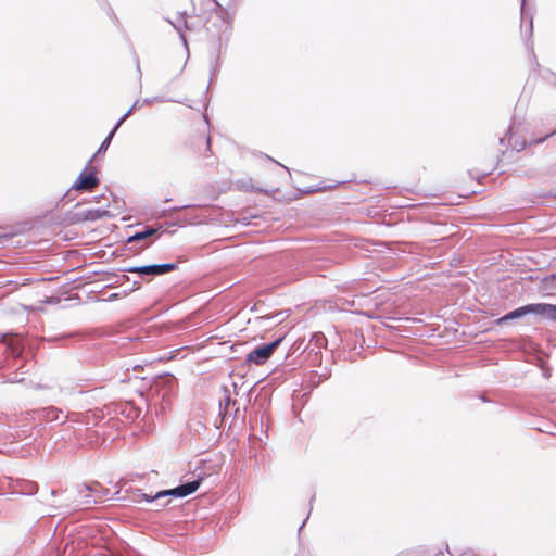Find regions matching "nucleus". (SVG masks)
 <instances>
[{
  "label": "nucleus",
  "mask_w": 556,
  "mask_h": 556,
  "mask_svg": "<svg viewBox=\"0 0 556 556\" xmlns=\"http://www.w3.org/2000/svg\"><path fill=\"white\" fill-rule=\"evenodd\" d=\"M151 244V242H147L142 245V248H146V247H149Z\"/></svg>",
  "instance_id": "22"
},
{
  "label": "nucleus",
  "mask_w": 556,
  "mask_h": 556,
  "mask_svg": "<svg viewBox=\"0 0 556 556\" xmlns=\"http://www.w3.org/2000/svg\"><path fill=\"white\" fill-rule=\"evenodd\" d=\"M504 140H505V138H501V139H500V143H501V144H503V143H504Z\"/></svg>",
  "instance_id": "23"
},
{
  "label": "nucleus",
  "mask_w": 556,
  "mask_h": 556,
  "mask_svg": "<svg viewBox=\"0 0 556 556\" xmlns=\"http://www.w3.org/2000/svg\"><path fill=\"white\" fill-rule=\"evenodd\" d=\"M8 349L10 351L11 356L15 359H17L23 353V346L20 344V342H11L8 345Z\"/></svg>",
  "instance_id": "15"
},
{
  "label": "nucleus",
  "mask_w": 556,
  "mask_h": 556,
  "mask_svg": "<svg viewBox=\"0 0 556 556\" xmlns=\"http://www.w3.org/2000/svg\"><path fill=\"white\" fill-rule=\"evenodd\" d=\"M210 142H211V139L210 137L207 138V147L210 148Z\"/></svg>",
  "instance_id": "24"
},
{
  "label": "nucleus",
  "mask_w": 556,
  "mask_h": 556,
  "mask_svg": "<svg viewBox=\"0 0 556 556\" xmlns=\"http://www.w3.org/2000/svg\"><path fill=\"white\" fill-rule=\"evenodd\" d=\"M77 492H78V494H81L83 492H92V495H102V501L109 494V490L100 488L98 482H96L92 485H90V484L79 485L77 488Z\"/></svg>",
  "instance_id": "11"
},
{
  "label": "nucleus",
  "mask_w": 556,
  "mask_h": 556,
  "mask_svg": "<svg viewBox=\"0 0 556 556\" xmlns=\"http://www.w3.org/2000/svg\"><path fill=\"white\" fill-rule=\"evenodd\" d=\"M23 490H24V493L34 494L38 491V485L36 482L28 481L25 483V488Z\"/></svg>",
  "instance_id": "16"
},
{
  "label": "nucleus",
  "mask_w": 556,
  "mask_h": 556,
  "mask_svg": "<svg viewBox=\"0 0 556 556\" xmlns=\"http://www.w3.org/2000/svg\"><path fill=\"white\" fill-rule=\"evenodd\" d=\"M167 22L169 24H172L173 27L179 33L184 45L187 46V40H186V36L184 34V29H191V26L189 25V23L186 20V13L185 12L179 13V17L177 18L176 22H173L170 20H167Z\"/></svg>",
  "instance_id": "10"
},
{
  "label": "nucleus",
  "mask_w": 556,
  "mask_h": 556,
  "mask_svg": "<svg viewBox=\"0 0 556 556\" xmlns=\"http://www.w3.org/2000/svg\"><path fill=\"white\" fill-rule=\"evenodd\" d=\"M177 268V264L175 263H164V264H151L143 266H131L125 268L127 273L138 274L140 277H156L168 274Z\"/></svg>",
  "instance_id": "4"
},
{
  "label": "nucleus",
  "mask_w": 556,
  "mask_h": 556,
  "mask_svg": "<svg viewBox=\"0 0 556 556\" xmlns=\"http://www.w3.org/2000/svg\"><path fill=\"white\" fill-rule=\"evenodd\" d=\"M157 229L152 226H146L142 230L136 231L134 235L129 236L127 239L128 243L144 241L154 235H156Z\"/></svg>",
  "instance_id": "9"
},
{
  "label": "nucleus",
  "mask_w": 556,
  "mask_h": 556,
  "mask_svg": "<svg viewBox=\"0 0 556 556\" xmlns=\"http://www.w3.org/2000/svg\"><path fill=\"white\" fill-rule=\"evenodd\" d=\"M137 104H138V101H136V102L134 103V105L128 110V111H130V114H131V113H132V111L137 108Z\"/></svg>",
  "instance_id": "19"
},
{
  "label": "nucleus",
  "mask_w": 556,
  "mask_h": 556,
  "mask_svg": "<svg viewBox=\"0 0 556 556\" xmlns=\"http://www.w3.org/2000/svg\"><path fill=\"white\" fill-rule=\"evenodd\" d=\"M99 184L100 180L94 172L86 173V170H83L77 177V179L74 181L72 189L91 191Z\"/></svg>",
  "instance_id": "5"
},
{
  "label": "nucleus",
  "mask_w": 556,
  "mask_h": 556,
  "mask_svg": "<svg viewBox=\"0 0 556 556\" xmlns=\"http://www.w3.org/2000/svg\"><path fill=\"white\" fill-rule=\"evenodd\" d=\"M13 381H23V378H18L17 376L15 377V379Z\"/></svg>",
  "instance_id": "21"
},
{
  "label": "nucleus",
  "mask_w": 556,
  "mask_h": 556,
  "mask_svg": "<svg viewBox=\"0 0 556 556\" xmlns=\"http://www.w3.org/2000/svg\"><path fill=\"white\" fill-rule=\"evenodd\" d=\"M532 27H533V24H532V17L530 18V26H529V30L530 33H532Z\"/></svg>",
  "instance_id": "20"
},
{
  "label": "nucleus",
  "mask_w": 556,
  "mask_h": 556,
  "mask_svg": "<svg viewBox=\"0 0 556 556\" xmlns=\"http://www.w3.org/2000/svg\"><path fill=\"white\" fill-rule=\"evenodd\" d=\"M56 491L55 490H52L51 491V495H55Z\"/></svg>",
  "instance_id": "25"
},
{
  "label": "nucleus",
  "mask_w": 556,
  "mask_h": 556,
  "mask_svg": "<svg viewBox=\"0 0 556 556\" xmlns=\"http://www.w3.org/2000/svg\"><path fill=\"white\" fill-rule=\"evenodd\" d=\"M282 340H283V337H280L270 343L256 346L254 350H252L247 355L245 363L247 364H255L257 366L264 365L271 357V355L274 354L276 349L280 345Z\"/></svg>",
  "instance_id": "3"
},
{
  "label": "nucleus",
  "mask_w": 556,
  "mask_h": 556,
  "mask_svg": "<svg viewBox=\"0 0 556 556\" xmlns=\"http://www.w3.org/2000/svg\"><path fill=\"white\" fill-rule=\"evenodd\" d=\"M200 484H201V479H195V480L182 483L174 489L159 491L154 495L144 493L138 489V490H136L134 501L135 502L146 501L148 503H155V509L159 510V509L165 507L166 505H168V503H169V500H167L166 503H160L161 500L167 498L170 496L186 497V496L194 493L199 489Z\"/></svg>",
  "instance_id": "1"
},
{
  "label": "nucleus",
  "mask_w": 556,
  "mask_h": 556,
  "mask_svg": "<svg viewBox=\"0 0 556 556\" xmlns=\"http://www.w3.org/2000/svg\"><path fill=\"white\" fill-rule=\"evenodd\" d=\"M80 495V506L89 507L102 502V495H92V492H83Z\"/></svg>",
  "instance_id": "12"
},
{
  "label": "nucleus",
  "mask_w": 556,
  "mask_h": 556,
  "mask_svg": "<svg viewBox=\"0 0 556 556\" xmlns=\"http://www.w3.org/2000/svg\"><path fill=\"white\" fill-rule=\"evenodd\" d=\"M130 115V111H127L118 121L117 123L115 124V126L113 127V129L109 132V135L106 136V138L102 141V143L100 144L97 153L94 154V156H97L98 154H101V153H104L111 141H112V138L114 136V134L116 132V130L121 127V125L128 118V116Z\"/></svg>",
  "instance_id": "8"
},
{
  "label": "nucleus",
  "mask_w": 556,
  "mask_h": 556,
  "mask_svg": "<svg viewBox=\"0 0 556 556\" xmlns=\"http://www.w3.org/2000/svg\"><path fill=\"white\" fill-rule=\"evenodd\" d=\"M106 216H110V212L105 208H88L75 214L76 222H94Z\"/></svg>",
  "instance_id": "6"
},
{
  "label": "nucleus",
  "mask_w": 556,
  "mask_h": 556,
  "mask_svg": "<svg viewBox=\"0 0 556 556\" xmlns=\"http://www.w3.org/2000/svg\"><path fill=\"white\" fill-rule=\"evenodd\" d=\"M237 402L230 397V395H226L224 399V402L219 403V414L223 415V417H226L228 414V409L231 405H236Z\"/></svg>",
  "instance_id": "13"
},
{
  "label": "nucleus",
  "mask_w": 556,
  "mask_h": 556,
  "mask_svg": "<svg viewBox=\"0 0 556 556\" xmlns=\"http://www.w3.org/2000/svg\"><path fill=\"white\" fill-rule=\"evenodd\" d=\"M316 342L321 345L325 342V338L321 336H316Z\"/></svg>",
  "instance_id": "17"
},
{
  "label": "nucleus",
  "mask_w": 556,
  "mask_h": 556,
  "mask_svg": "<svg viewBox=\"0 0 556 556\" xmlns=\"http://www.w3.org/2000/svg\"><path fill=\"white\" fill-rule=\"evenodd\" d=\"M525 4H526V0H521V16H523V13H525Z\"/></svg>",
  "instance_id": "18"
},
{
  "label": "nucleus",
  "mask_w": 556,
  "mask_h": 556,
  "mask_svg": "<svg viewBox=\"0 0 556 556\" xmlns=\"http://www.w3.org/2000/svg\"><path fill=\"white\" fill-rule=\"evenodd\" d=\"M40 417L48 422L61 421L62 424L67 418L62 409L54 406L43 408L40 413Z\"/></svg>",
  "instance_id": "7"
},
{
  "label": "nucleus",
  "mask_w": 556,
  "mask_h": 556,
  "mask_svg": "<svg viewBox=\"0 0 556 556\" xmlns=\"http://www.w3.org/2000/svg\"><path fill=\"white\" fill-rule=\"evenodd\" d=\"M508 135H509L508 141H509V144L513 147V149L520 151L526 147L525 141H518L517 139H514V126L509 127Z\"/></svg>",
  "instance_id": "14"
},
{
  "label": "nucleus",
  "mask_w": 556,
  "mask_h": 556,
  "mask_svg": "<svg viewBox=\"0 0 556 556\" xmlns=\"http://www.w3.org/2000/svg\"><path fill=\"white\" fill-rule=\"evenodd\" d=\"M528 314L539 315L556 323V304H528L507 313L506 315L498 319V323H507L508 320L521 318Z\"/></svg>",
  "instance_id": "2"
}]
</instances>
